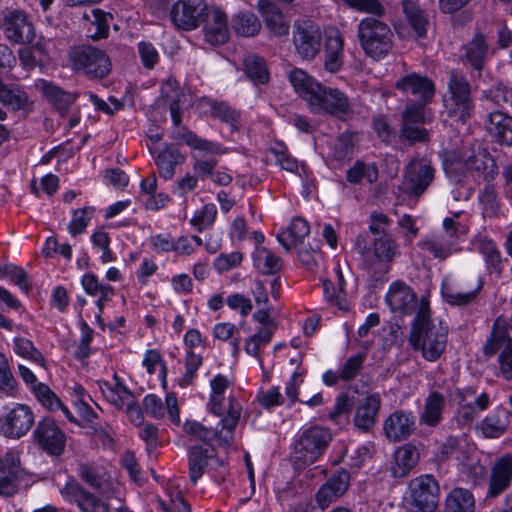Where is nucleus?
I'll return each mask as SVG.
<instances>
[{"label": "nucleus", "mask_w": 512, "mask_h": 512, "mask_svg": "<svg viewBox=\"0 0 512 512\" xmlns=\"http://www.w3.org/2000/svg\"><path fill=\"white\" fill-rule=\"evenodd\" d=\"M36 443L48 454L59 456L63 453L66 436L56 422L49 417L40 420L33 432Z\"/></svg>", "instance_id": "nucleus-16"}, {"label": "nucleus", "mask_w": 512, "mask_h": 512, "mask_svg": "<svg viewBox=\"0 0 512 512\" xmlns=\"http://www.w3.org/2000/svg\"><path fill=\"white\" fill-rule=\"evenodd\" d=\"M19 459L13 454L0 458V495L11 496L17 491Z\"/></svg>", "instance_id": "nucleus-32"}, {"label": "nucleus", "mask_w": 512, "mask_h": 512, "mask_svg": "<svg viewBox=\"0 0 512 512\" xmlns=\"http://www.w3.org/2000/svg\"><path fill=\"white\" fill-rule=\"evenodd\" d=\"M350 475L344 469L337 470L333 473L328 480L324 483L331 491L341 497L348 489Z\"/></svg>", "instance_id": "nucleus-59"}, {"label": "nucleus", "mask_w": 512, "mask_h": 512, "mask_svg": "<svg viewBox=\"0 0 512 512\" xmlns=\"http://www.w3.org/2000/svg\"><path fill=\"white\" fill-rule=\"evenodd\" d=\"M386 302L393 312L403 315L415 314L414 318H418L423 302L429 306V301L426 298L418 299L413 289L402 281H395L390 284L386 294Z\"/></svg>", "instance_id": "nucleus-12"}, {"label": "nucleus", "mask_w": 512, "mask_h": 512, "mask_svg": "<svg viewBox=\"0 0 512 512\" xmlns=\"http://www.w3.org/2000/svg\"><path fill=\"white\" fill-rule=\"evenodd\" d=\"M400 138L407 140L409 144H415L416 142L428 141V131L414 124H402L400 129Z\"/></svg>", "instance_id": "nucleus-62"}, {"label": "nucleus", "mask_w": 512, "mask_h": 512, "mask_svg": "<svg viewBox=\"0 0 512 512\" xmlns=\"http://www.w3.org/2000/svg\"><path fill=\"white\" fill-rule=\"evenodd\" d=\"M447 86L449 96L444 100L445 110L449 117L464 123L474 109L471 84L463 73L451 70Z\"/></svg>", "instance_id": "nucleus-4"}, {"label": "nucleus", "mask_w": 512, "mask_h": 512, "mask_svg": "<svg viewBox=\"0 0 512 512\" xmlns=\"http://www.w3.org/2000/svg\"><path fill=\"white\" fill-rule=\"evenodd\" d=\"M258 6L266 27L275 36L280 37L288 34L289 24L274 3L269 0H259Z\"/></svg>", "instance_id": "nucleus-34"}, {"label": "nucleus", "mask_w": 512, "mask_h": 512, "mask_svg": "<svg viewBox=\"0 0 512 512\" xmlns=\"http://www.w3.org/2000/svg\"><path fill=\"white\" fill-rule=\"evenodd\" d=\"M448 339V327L442 321L434 323L430 319V306L423 302L418 318L411 324L409 344L420 350L430 362L437 361L444 353Z\"/></svg>", "instance_id": "nucleus-1"}, {"label": "nucleus", "mask_w": 512, "mask_h": 512, "mask_svg": "<svg viewBox=\"0 0 512 512\" xmlns=\"http://www.w3.org/2000/svg\"><path fill=\"white\" fill-rule=\"evenodd\" d=\"M357 36L364 53L373 58L385 57L393 47V32L386 22L365 17L358 23Z\"/></svg>", "instance_id": "nucleus-2"}, {"label": "nucleus", "mask_w": 512, "mask_h": 512, "mask_svg": "<svg viewBox=\"0 0 512 512\" xmlns=\"http://www.w3.org/2000/svg\"><path fill=\"white\" fill-rule=\"evenodd\" d=\"M94 213L93 207H84L74 211L72 221L68 226L71 235L77 236L84 232Z\"/></svg>", "instance_id": "nucleus-56"}, {"label": "nucleus", "mask_w": 512, "mask_h": 512, "mask_svg": "<svg viewBox=\"0 0 512 512\" xmlns=\"http://www.w3.org/2000/svg\"><path fill=\"white\" fill-rule=\"evenodd\" d=\"M512 481V455L505 454L498 459L491 468L487 496L495 498L505 492Z\"/></svg>", "instance_id": "nucleus-24"}, {"label": "nucleus", "mask_w": 512, "mask_h": 512, "mask_svg": "<svg viewBox=\"0 0 512 512\" xmlns=\"http://www.w3.org/2000/svg\"><path fill=\"white\" fill-rule=\"evenodd\" d=\"M411 512H435L440 498V488L432 475L412 479L408 486Z\"/></svg>", "instance_id": "nucleus-7"}, {"label": "nucleus", "mask_w": 512, "mask_h": 512, "mask_svg": "<svg viewBox=\"0 0 512 512\" xmlns=\"http://www.w3.org/2000/svg\"><path fill=\"white\" fill-rule=\"evenodd\" d=\"M465 167L487 182L493 181L498 175L496 161L486 149H478L470 155L465 161Z\"/></svg>", "instance_id": "nucleus-26"}, {"label": "nucleus", "mask_w": 512, "mask_h": 512, "mask_svg": "<svg viewBox=\"0 0 512 512\" xmlns=\"http://www.w3.org/2000/svg\"><path fill=\"white\" fill-rule=\"evenodd\" d=\"M108 17L112 18L110 14L105 13L100 9H93L91 16L84 14V18L91 21L95 27V32L88 35L92 40L96 41L101 38H106L109 32Z\"/></svg>", "instance_id": "nucleus-50"}, {"label": "nucleus", "mask_w": 512, "mask_h": 512, "mask_svg": "<svg viewBox=\"0 0 512 512\" xmlns=\"http://www.w3.org/2000/svg\"><path fill=\"white\" fill-rule=\"evenodd\" d=\"M397 252V244L387 234H383L374 239V255L383 262L393 260Z\"/></svg>", "instance_id": "nucleus-52"}, {"label": "nucleus", "mask_w": 512, "mask_h": 512, "mask_svg": "<svg viewBox=\"0 0 512 512\" xmlns=\"http://www.w3.org/2000/svg\"><path fill=\"white\" fill-rule=\"evenodd\" d=\"M455 244L456 241L451 239L448 242L441 240H426L423 244V248L431 253L435 258L445 260L451 255Z\"/></svg>", "instance_id": "nucleus-57"}, {"label": "nucleus", "mask_w": 512, "mask_h": 512, "mask_svg": "<svg viewBox=\"0 0 512 512\" xmlns=\"http://www.w3.org/2000/svg\"><path fill=\"white\" fill-rule=\"evenodd\" d=\"M229 386L228 379L218 374L211 381L212 395L210 398V411L221 416L222 429L232 432L240 419L241 405L234 397H230L226 402L223 396L224 391Z\"/></svg>", "instance_id": "nucleus-6"}, {"label": "nucleus", "mask_w": 512, "mask_h": 512, "mask_svg": "<svg viewBox=\"0 0 512 512\" xmlns=\"http://www.w3.org/2000/svg\"><path fill=\"white\" fill-rule=\"evenodd\" d=\"M205 40L212 45L224 44L229 38L226 14L218 7H208L204 17Z\"/></svg>", "instance_id": "nucleus-20"}, {"label": "nucleus", "mask_w": 512, "mask_h": 512, "mask_svg": "<svg viewBox=\"0 0 512 512\" xmlns=\"http://www.w3.org/2000/svg\"><path fill=\"white\" fill-rule=\"evenodd\" d=\"M174 139L183 140L192 149L205 151L210 154L222 155L226 149L221 144L203 139L185 127H181L174 135Z\"/></svg>", "instance_id": "nucleus-39"}, {"label": "nucleus", "mask_w": 512, "mask_h": 512, "mask_svg": "<svg viewBox=\"0 0 512 512\" xmlns=\"http://www.w3.org/2000/svg\"><path fill=\"white\" fill-rule=\"evenodd\" d=\"M311 96H306L312 111L316 113H328L342 117L350 112V103L347 96L339 89L322 85H313Z\"/></svg>", "instance_id": "nucleus-8"}, {"label": "nucleus", "mask_w": 512, "mask_h": 512, "mask_svg": "<svg viewBox=\"0 0 512 512\" xmlns=\"http://www.w3.org/2000/svg\"><path fill=\"white\" fill-rule=\"evenodd\" d=\"M475 245L485 258L488 272L500 276L503 271L502 257L494 241L487 236H478L475 240Z\"/></svg>", "instance_id": "nucleus-37"}, {"label": "nucleus", "mask_w": 512, "mask_h": 512, "mask_svg": "<svg viewBox=\"0 0 512 512\" xmlns=\"http://www.w3.org/2000/svg\"><path fill=\"white\" fill-rule=\"evenodd\" d=\"M309 232L308 222L301 217H296L285 231L277 235V239L286 251H290L293 247L301 246Z\"/></svg>", "instance_id": "nucleus-35"}, {"label": "nucleus", "mask_w": 512, "mask_h": 512, "mask_svg": "<svg viewBox=\"0 0 512 512\" xmlns=\"http://www.w3.org/2000/svg\"><path fill=\"white\" fill-rule=\"evenodd\" d=\"M244 69L247 77L255 84H265L269 80L265 60L260 56H247L244 59Z\"/></svg>", "instance_id": "nucleus-47"}, {"label": "nucleus", "mask_w": 512, "mask_h": 512, "mask_svg": "<svg viewBox=\"0 0 512 512\" xmlns=\"http://www.w3.org/2000/svg\"><path fill=\"white\" fill-rule=\"evenodd\" d=\"M416 428V416L407 410H395L383 422L384 436L392 443L407 440Z\"/></svg>", "instance_id": "nucleus-17"}, {"label": "nucleus", "mask_w": 512, "mask_h": 512, "mask_svg": "<svg viewBox=\"0 0 512 512\" xmlns=\"http://www.w3.org/2000/svg\"><path fill=\"white\" fill-rule=\"evenodd\" d=\"M216 214L217 210L215 205L207 204L192 217L190 223L192 226L196 227L198 231L201 232L215 221Z\"/></svg>", "instance_id": "nucleus-58"}, {"label": "nucleus", "mask_w": 512, "mask_h": 512, "mask_svg": "<svg viewBox=\"0 0 512 512\" xmlns=\"http://www.w3.org/2000/svg\"><path fill=\"white\" fill-rule=\"evenodd\" d=\"M475 500L472 493L463 488L453 489L445 501V512H474Z\"/></svg>", "instance_id": "nucleus-42"}, {"label": "nucleus", "mask_w": 512, "mask_h": 512, "mask_svg": "<svg viewBox=\"0 0 512 512\" xmlns=\"http://www.w3.org/2000/svg\"><path fill=\"white\" fill-rule=\"evenodd\" d=\"M322 34L320 28L310 21L295 24L293 43L297 54L304 60L313 59L320 51Z\"/></svg>", "instance_id": "nucleus-15"}, {"label": "nucleus", "mask_w": 512, "mask_h": 512, "mask_svg": "<svg viewBox=\"0 0 512 512\" xmlns=\"http://www.w3.org/2000/svg\"><path fill=\"white\" fill-rule=\"evenodd\" d=\"M185 156L172 144H168L158 154L156 165L161 177L168 180L175 175V167L184 162Z\"/></svg>", "instance_id": "nucleus-38"}, {"label": "nucleus", "mask_w": 512, "mask_h": 512, "mask_svg": "<svg viewBox=\"0 0 512 512\" xmlns=\"http://www.w3.org/2000/svg\"><path fill=\"white\" fill-rule=\"evenodd\" d=\"M207 103L210 107L211 117L218 119L232 127L237 125L240 113L232 108L228 103L214 100H209Z\"/></svg>", "instance_id": "nucleus-49"}, {"label": "nucleus", "mask_w": 512, "mask_h": 512, "mask_svg": "<svg viewBox=\"0 0 512 512\" xmlns=\"http://www.w3.org/2000/svg\"><path fill=\"white\" fill-rule=\"evenodd\" d=\"M445 408V398L438 391H431L425 399L423 411L420 414V422L430 427H436L442 421Z\"/></svg>", "instance_id": "nucleus-36"}, {"label": "nucleus", "mask_w": 512, "mask_h": 512, "mask_svg": "<svg viewBox=\"0 0 512 512\" xmlns=\"http://www.w3.org/2000/svg\"><path fill=\"white\" fill-rule=\"evenodd\" d=\"M332 435L329 429L320 426L309 427L295 443L292 460L297 469L313 464L326 451Z\"/></svg>", "instance_id": "nucleus-5"}, {"label": "nucleus", "mask_w": 512, "mask_h": 512, "mask_svg": "<svg viewBox=\"0 0 512 512\" xmlns=\"http://www.w3.org/2000/svg\"><path fill=\"white\" fill-rule=\"evenodd\" d=\"M289 81L295 90L302 94L306 100V96H311V87L313 85H319V82L314 81L310 78L306 72L301 69H294L289 73Z\"/></svg>", "instance_id": "nucleus-54"}, {"label": "nucleus", "mask_w": 512, "mask_h": 512, "mask_svg": "<svg viewBox=\"0 0 512 512\" xmlns=\"http://www.w3.org/2000/svg\"><path fill=\"white\" fill-rule=\"evenodd\" d=\"M343 37L338 30H333L326 35L324 45V68L331 73L338 72L344 62Z\"/></svg>", "instance_id": "nucleus-28"}, {"label": "nucleus", "mask_w": 512, "mask_h": 512, "mask_svg": "<svg viewBox=\"0 0 512 512\" xmlns=\"http://www.w3.org/2000/svg\"><path fill=\"white\" fill-rule=\"evenodd\" d=\"M487 97L491 99L496 105L505 107H512V89L498 83L493 86L488 92Z\"/></svg>", "instance_id": "nucleus-61"}, {"label": "nucleus", "mask_w": 512, "mask_h": 512, "mask_svg": "<svg viewBox=\"0 0 512 512\" xmlns=\"http://www.w3.org/2000/svg\"><path fill=\"white\" fill-rule=\"evenodd\" d=\"M215 457L214 448H204L200 445L191 446L188 450L189 478L193 484L205 473L208 461Z\"/></svg>", "instance_id": "nucleus-30"}, {"label": "nucleus", "mask_w": 512, "mask_h": 512, "mask_svg": "<svg viewBox=\"0 0 512 512\" xmlns=\"http://www.w3.org/2000/svg\"><path fill=\"white\" fill-rule=\"evenodd\" d=\"M37 87L62 117L68 113L71 105L78 98L77 93L67 92L44 79L39 80Z\"/></svg>", "instance_id": "nucleus-27"}, {"label": "nucleus", "mask_w": 512, "mask_h": 512, "mask_svg": "<svg viewBox=\"0 0 512 512\" xmlns=\"http://www.w3.org/2000/svg\"><path fill=\"white\" fill-rule=\"evenodd\" d=\"M402 6L406 20L415 31L416 36L419 38L424 37L426 35L428 20L423 10L414 2L409 0L403 1Z\"/></svg>", "instance_id": "nucleus-46"}, {"label": "nucleus", "mask_w": 512, "mask_h": 512, "mask_svg": "<svg viewBox=\"0 0 512 512\" xmlns=\"http://www.w3.org/2000/svg\"><path fill=\"white\" fill-rule=\"evenodd\" d=\"M489 47L484 35L475 34L474 37L462 47L460 60L464 66H468L477 72V77L482 76L488 58Z\"/></svg>", "instance_id": "nucleus-21"}, {"label": "nucleus", "mask_w": 512, "mask_h": 512, "mask_svg": "<svg viewBox=\"0 0 512 512\" xmlns=\"http://www.w3.org/2000/svg\"><path fill=\"white\" fill-rule=\"evenodd\" d=\"M352 406L353 402L349 394L340 393L336 398L334 407L328 413L329 420L339 426L347 424Z\"/></svg>", "instance_id": "nucleus-48"}, {"label": "nucleus", "mask_w": 512, "mask_h": 512, "mask_svg": "<svg viewBox=\"0 0 512 512\" xmlns=\"http://www.w3.org/2000/svg\"><path fill=\"white\" fill-rule=\"evenodd\" d=\"M34 424V414L24 404H17L13 407L3 422L0 424V432L6 437L20 438L25 435Z\"/></svg>", "instance_id": "nucleus-18"}, {"label": "nucleus", "mask_w": 512, "mask_h": 512, "mask_svg": "<svg viewBox=\"0 0 512 512\" xmlns=\"http://www.w3.org/2000/svg\"><path fill=\"white\" fill-rule=\"evenodd\" d=\"M484 354L492 356L498 351L500 371L506 380L512 381V338L508 335V330L505 326L500 325L496 320L491 336L484 346Z\"/></svg>", "instance_id": "nucleus-10"}, {"label": "nucleus", "mask_w": 512, "mask_h": 512, "mask_svg": "<svg viewBox=\"0 0 512 512\" xmlns=\"http://www.w3.org/2000/svg\"><path fill=\"white\" fill-rule=\"evenodd\" d=\"M69 60L74 71L89 79H104L112 69L110 57L101 49L91 45H78L69 51Z\"/></svg>", "instance_id": "nucleus-3"}, {"label": "nucleus", "mask_w": 512, "mask_h": 512, "mask_svg": "<svg viewBox=\"0 0 512 512\" xmlns=\"http://www.w3.org/2000/svg\"><path fill=\"white\" fill-rule=\"evenodd\" d=\"M184 97L175 80L168 79L161 86V98L169 105L172 122L179 127L182 121L180 113V101Z\"/></svg>", "instance_id": "nucleus-40"}, {"label": "nucleus", "mask_w": 512, "mask_h": 512, "mask_svg": "<svg viewBox=\"0 0 512 512\" xmlns=\"http://www.w3.org/2000/svg\"><path fill=\"white\" fill-rule=\"evenodd\" d=\"M485 128L500 145L512 146V117L500 111L487 115Z\"/></svg>", "instance_id": "nucleus-25"}, {"label": "nucleus", "mask_w": 512, "mask_h": 512, "mask_svg": "<svg viewBox=\"0 0 512 512\" xmlns=\"http://www.w3.org/2000/svg\"><path fill=\"white\" fill-rule=\"evenodd\" d=\"M396 88L404 94H411L416 102L428 104L432 101L435 86L431 79L417 73H410L400 78Z\"/></svg>", "instance_id": "nucleus-19"}, {"label": "nucleus", "mask_w": 512, "mask_h": 512, "mask_svg": "<svg viewBox=\"0 0 512 512\" xmlns=\"http://www.w3.org/2000/svg\"><path fill=\"white\" fill-rule=\"evenodd\" d=\"M419 460V453L416 446L405 444L399 447L394 453V462L391 466L392 476L403 478L415 467Z\"/></svg>", "instance_id": "nucleus-31"}, {"label": "nucleus", "mask_w": 512, "mask_h": 512, "mask_svg": "<svg viewBox=\"0 0 512 512\" xmlns=\"http://www.w3.org/2000/svg\"><path fill=\"white\" fill-rule=\"evenodd\" d=\"M271 152L275 156L276 163L287 171L293 172L297 169L298 164L295 158L287 153V148L283 144L271 148Z\"/></svg>", "instance_id": "nucleus-64"}, {"label": "nucleus", "mask_w": 512, "mask_h": 512, "mask_svg": "<svg viewBox=\"0 0 512 512\" xmlns=\"http://www.w3.org/2000/svg\"><path fill=\"white\" fill-rule=\"evenodd\" d=\"M435 169L425 159H412L405 168L399 192L411 198H419L434 179Z\"/></svg>", "instance_id": "nucleus-9"}, {"label": "nucleus", "mask_w": 512, "mask_h": 512, "mask_svg": "<svg viewBox=\"0 0 512 512\" xmlns=\"http://www.w3.org/2000/svg\"><path fill=\"white\" fill-rule=\"evenodd\" d=\"M510 423V413L499 407L495 413L486 416L476 425L485 438H499L508 429Z\"/></svg>", "instance_id": "nucleus-29"}, {"label": "nucleus", "mask_w": 512, "mask_h": 512, "mask_svg": "<svg viewBox=\"0 0 512 512\" xmlns=\"http://www.w3.org/2000/svg\"><path fill=\"white\" fill-rule=\"evenodd\" d=\"M33 392L38 401L48 410L54 412L62 410L70 422H76L73 414L62 403L59 397L49 388L48 385L37 383L33 386Z\"/></svg>", "instance_id": "nucleus-41"}, {"label": "nucleus", "mask_w": 512, "mask_h": 512, "mask_svg": "<svg viewBox=\"0 0 512 512\" xmlns=\"http://www.w3.org/2000/svg\"><path fill=\"white\" fill-rule=\"evenodd\" d=\"M0 27L7 39L14 43H31L36 36L33 23L22 10H4L0 20Z\"/></svg>", "instance_id": "nucleus-11"}, {"label": "nucleus", "mask_w": 512, "mask_h": 512, "mask_svg": "<svg viewBox=\"0 0 512 512\" xmlns=\"http://www.w3.org/2000/svg\"><path fill=\"white\" fill-rule=\"evenodd\" d=\"M254 265L264 274H276L282 268V259L266 247L257 248Z\"/></svg>", "instance_id": "nucleus-45"}, {"label": "nucleus", "mask_w": 512, "mask_h": 512, "mask_svg": "<svg viewBox=\"0 0 512 512\" xmlns=\"http://www.w3.org/2000/svg\"><path fill=\"white\" fill-rule=\"evenodd\" d=\"M28 100L27 93L20 86L0 83V101L4 105L10 106L13 110H20L26 107Z\"/></svg>", "instance_id": "nucleus-43"}, {"label": "nucleus", "mask_w": 512, "mask_h": 512, "mask_svg": "<svg viewBox=\"0 0 512 512\" xmlns=\"http://www.w3.org/2000/svg\"><path fill=\"white\" fill-rule=\"evenodd\" d=\"M3 275L20 287L25 293L30 290L27 273L23 268L15 265H6L3 268Z\"/></svg>", "instance_id": "nucleus-63"}, {"label": "nucleus", "mask_w": 512, "mask_h": 512, "mask_svg": "<svg viewBox=\"0 0 512 512\" xmlns=\"http://www.w3.org/2000/svg\"><path fill=\"white\" fill-rule=\"evenodd\" d=\"M458 408V421L463 424H471L479 412L485 411L490 403L489 394L485 391L478 392L477 387L467 386L456 390Z\"/></svg>", "instance_id": "nucleus-13"}, {"label": "nucleus", "mask_w": 512, "mask_h": 512, "mask_svg": "<svg viewBox=\"0 0 512 512\" xmlns=\"http://www.w3.org/2000/svg\"><path fill=\"white\" fill-rule=\"evenodd\" d=\"M62 493L77 504L82 512H109V505L96 495L85 490L79 483L68 482Z\"/></svg>", "instance_id": "nucleus-23"}, {"label": "nucleus", "mask_w": 512, "mask_h": 512, "mask_svg": "<svg viewBox=\"0 0 512 512\" xmlns=\"http://www.w3.org/2000/svg\"><path fill=\"white\" fill-rule=\"evenodd\" d=\"M208 9L205 0H178L170 11L172 23L182 30H193L203 21Z\"/></svg>", "instance_id": "nucleus-14"}, {"label": "nucleus", "mask_w": 512, "mask_h": 512, "mask_svg": "<svg viewBox=\"0 0 512 512\" xmlns=\"http://www.w3.org/2000/svg\"><path fill=\"white\" fill-rule=\"evenodd\" d=\"M366 356L365 352H360L347 358L340 368V379L344 382L355 380L363 368Z\"/></svg>", "instance_id": "nucleus-51"}, {"label": "nucleus", "mask_w": 512, "mask_h": 512, "mask_svg": "<svg viewBox=\"0 0 512 512\" xmlns=\"http://www.w3.org/2000/svg\"><path fill=\"white\" fill-rule=\"evenodd\" d=\"M232 28L239 36L252 37L259 33L261 23L255 14L240 12L233 17Z\"/></svg>", "instance_id": "nucleus-44"}, {"label": "nucleus", "mask_w": 512, "mask_h": 512, "mask_svg": "<svg viewBox=\"0 0 512 512\" xmlns=\"http://www.w3.org/2000/svg\"><path fill=\"white\" fill-rule=\"evenodd\" d=\"M483 285V279L479 278L475 289L462 292L455 289L448 279H444L441 284V294L444 301L451 306H467L477 300Z\"/></svg>", "instance_id": "nucleus-33"}, {"label": "nucleus", "mask_w": 512, "mask_h": 512, "mask_svg": "<svg viewBox=\"0 0 512 512\" xmlns=\"http://www.w3.org/2000/svg\"><path fill=\"white\" fill-rule=\"evenodd\" d=\"M202 357L192 351H188L185 359L186 372L179 381L182 387L188 386L193 382L196 371L202 365Z\"/></svg>", "instance_id": "nucleus-60"}, {"label": "nucleus", "mask_w": 512, "mask_h": 512, "mask_svg": "<svg viewBox=\"0 0 512 512\" xmlns=\"http://www.w3.org/2000/svg\"><path fill=\"white\" fill-rule=\"evenodd\" d=\"M115 380V388H109V391L103 390V395L107 401L112 404L117 410H122L124 406V398L122 394L132 397L131 391L122 383L121 379L115 373L113 375Z\"/></svg>", "instance_id": "nucleus-55"}, {"label": "nucleus", "mask_w": 512, "mask_h": 512, "mask_svg": "<svg viewBox=\"0 0 512 512\" xmlns=\"http://www.w3.org/2000/svg\"><path fill=\"white\" fill-rule=\"evenodd\" d=\"M381 405L379 393H372L360 399L353 418L355 427L362 432H369L377 422Z\"/></svg>", "instance_id": "nucleus-22"}, {"label": "nucleus", "mask_w": 512, "mask_h": 512, "mask_svg": "<svg viewBox=\"0 0 512 512\" xmlns=\"http://www.w3.org/2000/svg\"><path fill=\"white\" fill-rule=\"evenodd\" d=\"M237 332V327L228 322L218 323L213 328L214 337L221 341H229L234 354H237L240 349V339L234 336Z\"/></svg>", "instance_id": "nucleus-53"}]
</instances>
